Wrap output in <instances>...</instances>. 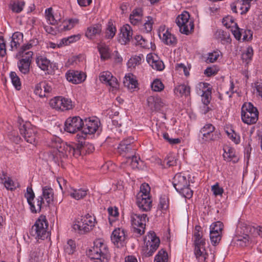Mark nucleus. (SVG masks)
<instances>
[{
    "label": "nucleus",
    "mask_w": 262,
    "mask_h": 262,
    "mask_svg": "<svg viewBox=\"0 0 262 262\" xmlns=\"http://www.w3.org/2000/svg\"><path fill=\"white\" fill-rule=\"evenodd\" d=\"M48 145L53 149L49 155V160L58 163L69 156L78 157L81 155V150L84 147L75 144H68L62 142L57 136H52L48 141Z\"/></svg>",
    "instance_id": "1"
},
{
    "label": "nucleus",
    "mask_w": 262,
    "mask_h": 262,
    "mask_svg": "<svg viewBox=\"0 0 262 262\" xmlns=\"http://www.w3.org/2000/svg\"><path fill=\"white\" fill-rule=\"evenodd\" d=\"M88 255L96 262H104L107 259L108 250L106 245L101 239L94 242L93 247L88 252Z\"/></svg>",
    "instance_id": "2"
},
{
    "label": "nucleus",
    "mask_w": 262,
    "mask_h": 262,
    "mask_svg": "<svg viewBox=\"0 0 262 262\" xmlns=\"http://www.w3.org/2000/svg\"><path fill=\"white\" fill-rule=\"evenodd\" d=\"M88 255L96 262H104L107 259L108 250L106 245L101 239L94 242L93 247L88 252Z\"/></svg>",
    "instance_id": "3"
},
{
    "label": "nucleus",
    "mask_w": 262,
    "mask_h": 262,
    "mask_svg": "<svg viewBox=\"0 0 262 262\" xmlns=\"http://www.w3.org/2000/svg\"><path fill=\"white\" fill-rule=\"evenodd\" d=\"M100 122L97 118H89L83 121L82 131L77 135L79 141L84 139L89 135H92L96 133L100 127Z\"/></svg>",
    "instance_id": "4"
},
{
    "label": "nucleus",
    "mask_w": 262,
    "mask_h": 262,
    "mask_svg": "<svg viewBox=\"0 0 262 262\" xmlns=\"http://www.w3.org/2000/svg\"><path fill=\"white\" fill-rule=\"evenodd\" d=\"M96 223L95 217L87 214L81 216L80 220H76L73 225V228L80 233H84L92 230L95 227Z\"/></svg>",
    "instance_id": "5"
},
{
    "label": "nucleus",
    "mask_w": 262,
    "mask_h": 262,
    "mask_svg": "<svg viewBox=\"0 0 262 262\" xmlns=\"http://www.w3.org/2000/svg\"><path fill=\"white\" fill-rule=\"evenodd\" d=\"M48 227V223L46 216L41 215L39 216L35 224L32 227L30 234L36 239H43L47 237L48 235L47 231Z\"/></svg>",
    "instance_id": "6"
},
{
    "label": "nucleus",
    "mask_w": 262,
    "mask_h": 262,
    "mask_svg": "<svg viewBox=\"0 0 262 262\" xmlns=\"http://www.w3.org/2000/svg\"><path fill=\"white\" fill-rule=\"evenodd\" d=\"M258 112L256 107L251 103L245 104L241 112V118L243 122L247 124H252L258 120Z\"/></svg>",
    "instance_id": "7"
},
{
    "label": "nucleus",
    "mask_w": 262,
    "mask_h": 262,
    "mask_svg": "<svg viewBox=\"0 0 262 262\" xmlns=\"http://www.w3.org/2000/svg\"><path fill=\"white\" fill-rule=\"evenodd\" d=\"M160 239L154 232H149L145 238V247L143 248L145 256H151L159 246Z\"/></svg>",
    "instance_id": "8"
},
{
    "label": "nucleus",
    "mask_w": 262,
    "mask_h": 262,
    "mask_svg": "<svg viewBox=\"0 0 262 262\" xmlns=\"http://www.w3.org/2000/svg\"><path fill=\"white\" fill-rule=\"evenodd\" d=\"M199 138L202 143L216 141L220 138V134L215 131V127L212 124H206L200 130Z\"/></svg>",
    "instance_id": "9"
},
{
    "label": "nucleus",
    "mask_w": 262,
    "mask_h": 262,
    "mask_svg": "<svg viewBox=\"0 0 262 262\" xmlns=\"http://www.w3.org/2000/svg\"><path fill=\"white\" fill-rule=\"evenodd\" d=\"M25 197L27 199L30 211L32 213H37L40 212L42 206L43 204V202L41 196H38L36 200H37V206H35V194L32 189L31 185L27 187L26 192L25 193Z\"/></svg>",
    "instance_id": "10"
},
{
    "label": "nucleus",
    "mask_w": 262,
    "mask_h": 262,
    "mask_svg": "<svg viewBox=\"0 0 262 262\" xmlns=\"http://www.w3.org/2000/svg\"><path fill=\"white\" fill-rule=\"evenodd\" d=\"M176 23L181 33L188 34L193 29V21L190 19V15L186 11L183 12L176 19Z\"/></svg>",
    "instance_id": "11"
},
{
    "label": "nucleus",
    "mask_w": 262,
    "mask_h": 262,
    "mask_svg": "<svg viewBox=\"0 0 262 262\" xmlns=\"http://www.w3.org/2000/svg\"><path fill=\"white\" fill-rule=\"evenodd\" d=\"M147 220L146 214L132 213L130 215V222L132 226L135 229V232L140 235L145 232Z\"/></svg>",
    "instance_id": "12"
},
{
    "label": "nucleus",
    "mask_w": 262,
    "mask_h": 262,
    "mask_svg": "<svg viewBox=\"0 0 262 262\" xmlns=\"http://www.w3.org/2000/svg\"><path fill=\"white\" fill-rule=\"evenodd\" d=\"M134 139L129 137L122 140L119 144L117 151L123 157L130 158V156L136 152V147L134 144Z\"/></svg>",
    "instance_id": "13"
},
{
    "label": "nucleus",
    "mask_w": 262,
    "mask_h": 262,
    "mask_svg": "<svg viewBox=\"0 0 262 262\" xmlns=\"http://www.w3.org/2000/svg\"><path fill=\"white\" fill-rule=\"evenodd\" d=\"M19 132L27 142L33 144L35 143L37 133L36 127L26 122L20 125Z\"/></svg>",
    "instance_id": "14"
},
{
    "label": "nucleus",
    "mask_w": 262,
    "mask_h": 262,
    "mask_svg": "<svg viewBox=\"0 0 262 262\" xmlns=\"http://www.w3.org/2000/svg\"><path fill=\"white\" fill-rule=\"evenodd\" d=\"M49 104L53 108L61 111L70 110L73 108L71 100L62 96L54 97L50 100Z\"/></svg>",
    "instance_id": "15"
},
{
    "label": "nucleus",
    "mask_w": 262,
    "mask_h": 262,
    "mask_svg": "<svg viewBox=\"0 0 262 262\" xmlns=\"http://www.w3.org/2000/svg\"><path fill=\"white\" fill-rule=\"evenodd\" d=\"M83 120L79 116L69 117L64 123V130L71 134H75L78 131L81 130Z\"/></svg>",
    "instance_id": "16"
},
{
    "label": "nucleus",
    "mask_w": 262,
    "mask_h": 262,
    "mask_svg": "<svg viewBox=\"0 0 262 262\" xmlns=\"http://www.w3.org/2000/svg\"><path fill=\"white\" fill-rule=\"evenodd\" d=\"M25 55L26 56H20L22 58L17 61V66L19 72L26 75L30 73L33 53L32 51H28L25 53Z\"/></svg>",
    "instance_id": "17"
},
{
    "label": "nucleus",
    "mask_w": 262,
    "mask_h": 262,
    "mask_svg": "<svg viewBox=\"0 0 262 262\" xmlns=\"http://www.w3.org/2000/svg\"><path fill=\"white\" fill-rule=\"evenodd\" d=\"M148 106L152 111L163 113L167 109V104L160 97L154 96H149L147 99Z\"/></svg>",
    "instance_id": "18"
},
{
    "label": "nucleus",
    "mask_w": 262,
    "mask_h": 262,
    "mask_svg": "<svg viewBox=\"0 0 262 262\" xmlns=\"http://www.w3.org/2000/svg\"><path fill=\"white\" fill-rule=\"evenodd\" d=\"M127 235L125 230L121 228L115 229L112 232L111 240L118 248L123 247L126 243Z\"/></svg>",
    "instance_id": "19"
},
{
    "label": "nucleus",
    "mask_w": 262,
    "mask_h": 262,
    "mask_svg": "<svg viewBox=\"0 0 262 262\" xmlns=\"http://www.w3.org/2000/svg\"><path fill=\"white\" fill-rule=\"evenodd\" d=\"M158 35L162 41L167 45L174 46L177 44L176 37L172 34L165 26H161L158 31Z\"/></svg>",
    "instance_id": "20"
},
{
    "label": "nucleus",
    "mask_w": 262,
    "mask_h": 262,
    "mask_svg": "<svg viewBox=\"0 0 262 262\" xmlns=\"http://www.w3.org/2000/svg\"><path fill=\"white\" fill-rule=\"evenodd\" d=\"M52 91L51 85L46 81H41L35 85L34 93L40 98L48 97Z\"/></svg>",
    "instance_id": "21"
},
{
    "label": "nucleus",
    "mask_w": 262,
    "mask_h": 262,
    "mask_svg": "<svg viewBox=\"0 0 262 262\" xmlns=\"http://www.w3.org/2000/svg\"><path fill=\"white\" fill-rule=\"evenodd\" d=\"M99 80L102 82L109 85L113 90L117 89L118 86L117 79L108 71L101 72L99 75Z\"/></svg>",
    "instance_id": "22"
},
{
    "label": "nucleus",
    "mask_w": 262,
    "mask_h": 262,
    "mask_svg": "<svg viewBox=\"0 0 262 262\" xmlns=\"http://www.w3.org/2000/svg\"><path fill=\"white\" fill-rule=\"evenodd\" d=\"M136 204L140 210L148 211L151 208L152 200L150 196L144 195V196H141V195H137Z\"/></svg>",
    "instance_id": "23"
},
{
    "label": "nucleus",
    "mask_w": 262,
    "mask_h": 262,
    "mask_svg": "<svg viewBox=\"0 0 262 262\" xmlns=\"http://www.w3.org/2000/svg\"><path fill=\"white\" fill-rule=\"evenodd\" d=\"M146 60L152 69L161 71L165 68L162 60L155 54H149L147 55Z\"/></svg>",
    "instance_id": "24"
},
{
    "label": "nucleus",
    "mask_w": 262,
    "mask_h": 262,
    "mask_svg": "<svg viewBox=\"0 0 262 262\" xmlns=\"http://www.w3.org/2000/svg\"><path fill=\"white\" fill-rule=\"evenodd\" d=\"M172 184L176 190L178 191L182 190L183 188L188 185L189 182L184 174L178 173L174 176Z\"/></svg>",
    "instance_id": "25"
},
{
    "label": "nucleus",
    "mask_w": 262,
    "mask_h": 262,
    "mask_svg": "<svg viewBox=\"0 0 262 262\" xmlns=\"http://www.w3.org/2000/svg\"><path fill=\"white\" fill-rule=\"evenodd\" d=\"M24 35L20 32H15L9 37L10 50L13 51L16 50L23 41Z\"/></svg>",
    "instance_id": "26"
},
{
    "label": "nucleus",
    "mask_w": 262,
    "mask_h": 262,
    "mask_svg": "<svg viewBox=\"0 0 262 262\" xmlns=\"http://www.w3.org/2000/svg\"><path fill=\"white\" fill-rule=\"evenodd\" d=\"M66 78L69 82L74 84H79L85 80L86 76L78 71L69 70L66 73Z\"/></svg>",
    "instance_id": "27"
},
{
    "label": "nucleus",
    "mask_w": 262,
    "mask_h": 262,
    "mask_svg": "<svg viewBox=\"0 0 262 262\" xmlns=\"http://www.w3.org/2000/svg\"><path fill=\"white\" fill-rule=\"evenodd\" d=\"M133 30L131 27L127 24L123 26L120 29L119 41L122 45L128 43L132 38Z\"/></svg>",
    "instance_id": "28"
},
{
    "label": "nucleus",
    "mask_w": 262,
    "mask_h": 262,
    "mask_svg": "<svg viewBox=\"0 0 262 262\" xmlns=\"http://www.w3.org/2000/svg\"><path fill=\"white\" fill-rule=\"evenodd\" d=\"M255 0H236L235 5L232 8L233 11L237 12L236 9H239L241 14H246L250 9L251 5Z\"/></svg>",
    "instance_id": "29"
},
{
    "label": "nucleus",
    "mask_w": 262,
    "mask_h": 262,
    "mask_svg": "<svg viewBox=\"0 0 262 262\" xmlns=\"http://www.w3.org/2000/svg\"><path fill=\"white\" fill-rule=\"evenodd\" d=\"M102 32L101 24H96L89 27L85 32L86 37L89 39H94L97 35H100Z\"/></svg>",
    "instance_id": "30"
},
{
    "label": "nucleus",
    "mask_w": 262,
    "mask_h": 262,
    "mask_svg": "<svg viewBox=\"0 0 262 262\" xmlns=\"http://www.w3.org/2000/svg\"><path fill=\"white\" fill-rule=\"evenodd\" d=\"M53 189L49 186H46L42 188V194L39 196L41 197L43 204L46 202L47 205H49L53 201Z\"/></svg>",
    "instance_id": "31"
},
{
    "label": "nucleus",
    "mask_w": 262,
    "mask_h": 262,
    "mask_svg": "<svg viewBox=\"0 0 262 262\" xmlns=\"http://www.w3.org/2000/svg\"><path fill=\"white\" fill-rule=\"evenodd\" d=\"M194 255L198 262H206L208 255L205 248V245L195 246Z\"/></svg>",
    "instance_id": "32"
},
{
    "label": "nucleus",
    "mask_w": 262,
    "mask_h": 262,
    "mask_svg": "<svg viewBox=\"0 0 262 262\" xmlns=\"http://www.w3.org/2000/svg\"><path fill=\"white\" fill-rule=\"evenodd\" d=\"M143 13L142 10L140 8L134 9L129 16L130 23L134 25H139L141 23Z\"/></svg>",
    "instance_id": "33"
},
{
    "label": "nucleus",
    "mask_w": 262,
    "mask_h": 262,
    "mask_svg": "<svg viewBox=\"0 0 262 262\" xmlns=\"http://www.w3.org/2000/svg\"><path fill=\"white\" fill-rule=\"evenodd\" d=\"M123 83L124 86L129 90L135 89L138 85L135 76L131 73H128L125 76Z\"/></svg>",
    "instance_id": "34"
},
{
    "label": "nucleus",
    "mask_w": 262,
    "mask_h": 262,
    "mask_svg": "<svg viewBox=\"0 0 262 262\" xmlns=\"http://www.w3.org/2000/svg\"><path fill=\"white\" fill-rule=\"evenodd\" d=\"M190 93V87L186 84H180L174 89V93L178 97L187 96Z\"/></svg>",
    "instance_id": "35"
},
{
    "label": "nucleus",
    "mask_w": 262,
    "mask_h": 262,
    "mask_svg": "<svg viewBox=\"0 0 262 262\" xmlns=\"http://www.w3.org/2000/svg\"><path fill=\"white\" fill-rule=\"evenodd\" d=\"M88 190L83 188H72L69 192L70 195L76 200L83 199L86 195Z\"/></svg>",
    "instance_id": "36"
},
{
    "label": "nucleus",
    "mask_w": 262,
    "mask_h": 262,
    "mask_svg": "<svg viewBox=\"0 0 262 262\" xmlns=\"http://www.w3.org/2000/svg\"><path fill=\"white\" fill-rule=\"evenodd\" d=\"M1 179L8 190H13L18 187L17 183L13 181L10 178L7 177L4 173L1 176Z\"/></svg>",
    "instance_id": "37"
},
{
    "label": "nucleus",
    "mask_w": 262,
    "mask_h": 262,
    "mask_svg": "<svg viewBox=\"0 0 262 262\" xmlns=\"http://www.w3.org/2000/svg\"><path fill=\"white\" fill-rule=\"evenodd\" d=\"M46 18L47 21L51 25H55L60 20V16L56 13L53 14L52 8H49L45 11Z\"/></svg>",
    "instance_id": "38"
},
{
    "label": "nucleus",
    "mask_w": 262,
    "mask_h": 262,
    "mask_svg": "<svg viewBox=\"0 0 262 262\" xmlns=\"http://www.w3.org/2000/svg\"><path fill=\"white\" fill-rule=\"evenodd\" d=\"M38 41L36 39H33L30 40L27 43L23 45L20 48L19 51L17 53L16 57L18 58L19 56L25 55V53L28 52L30 49H31L33 46H35L37 45Z\"/></svg>",
    "instance_id": "39"
},
{
    "label": "nucleus",
    "mask_w": 262,
    "mask_h": 262,
    "mask_svg": "<svg viewBox=\"0 0 262 262\" xmlns=\"http://www.w3.org/2000/svg\"><path fill=\"white\" fill-rule=\"evenodd\" d=\"M36 62L37 66L42 71H46L49 70L51 67V63L50 61L46 57L40 56L37 57Z\"/></svg>",
    "instance_id": "40"
},
{
    "label": "nucleus",
    "mask_w": 262,
    "mask_h": 262,
    "mask_svg": "<svg viewBox=\"0 0 262 262\" xmlns=\"http://www.w3.org/2000/svg\"><path fill=\"white\" fill-rule=\"evenodd\" d=\"M80 38V35L79 34L71 35L70 36L62 38L59 41L58 44V47H61L63 46H68L70 43L75 42L79 40Z\"/></svg>",
    "instance_id": "41"
},
{
    "label": "nucleus",
    "mask_w": 262,
    "mask_h": 262,
    "mask_svg": "<svg viewBox=\"0 0 262 262\" xmlns=\"http://www.w3.org/2000/svg\"><path fill=\"white\" fill-rule=\"evenodd\" d=\"M224 153L223 154V158L227 161H233L235 162L236 159H235V150L233 148L226 146L224 148Z\"/></svg>",
    "instance_id": "42"
},
{
    "label": "nucleus",
    "mask_w": 262,
    "mask_h": 262,
    "mask_svg": "<svg viewBox=\"0 0 262 262\" xmlns=\"http://www.w3.org/2000/svg\"><path fill=\"white\" fill-rule=\"evenodd\" d=\"M143 60L144 56L142 54L133 56L128 60L127 63V67L130 69L135 68L136 66L140 64Z\"/></svg>",
    "instance_id": "43"
},
{
    "label": "nucleus",
    "mask_w": 262,
    "mask_h": 262,
    "mask_svg": "<svg viewBox=\"0 0 262 262\" xmlns=\"http://www.w3.org/2000/svg\"><path fill=\"white\" fill-rule=\"evenodd\" d=\"M98 49L101 55V58L105 60L110 57V50L108 47L104 43L98 45Z\"/></svg>",
    "instance_id": "44"
},
{
    "label": "nucleus",
    "mask_w": 262,
    "mask_h": 262,
    "mask_svg": "<svg viewBox=\"0 0 262 262\" xmlns=\"http://www.w3.org/2000/svg\"><path fill=\"white\" fill-rule=\"evenodd\" d=\"M108 213V221L110 224L113 226V223L116 221L119 216L118 208L116 207H109L107 209Z\"/></svg>",
    "instance_id": "45"
},
{
    "label": "nucleus",
    "mask_w": 262,
    "mask_h": 262,
    "mask_svg": "<svg viewBox=\"0 0 262 262\" xmlns=\"http://www.w3.org/2000/svg\"><path fill=\"white\" fill-rule=\"evenodd\" d=\"M25 5L24 1H14L10 4V9L12 12L18 13L22 11Z\"/></svg>",
    "instance_id": "46"
},
{
    "label": "nucleus",
    "mask_w": 262,
    "mask_h": 262,
    "mask_svg": "<svg viewBox=\"0 0 262 262\" xmlns=\"http://www.w3.org/2000/svg\"><path fill=\"white\" fill-rule=\"evenodd\" d=\"M10 78L13 85L17 90H20L21 88V83L19 77L15 72H11Z\"/></svg>",
    "instance_id": "47"
},
{
    "label": "nucleus",
    "mask_w": 262,
    "mask_h": 262,
    "mask_svg": "<svg viewBox=\"0 0 262 262\" xmlns=\"http://www.w3.org/2000/svg\"><path fill=\"white\" fill-rule=\"evenodd\" d=\"M76 245L75 241L72 239H69L64 245V251L68 254H72L75 251Z\"/></svg>",
    "instance_id": "48"
},
{
    "label": "nucleus",
    "mask_w": 262,
    "mask_h": 262,
    "mask_svg": "<svg viewBox=\"0 0 262 262\" xmlns=\"http://www.w3.org/2000/svg\"><path fill=\"white\" fill-rule=\"evenodd\" d=\"M222 23L224 26L227 28L230 29V30L237 25L234 18L230 15L224 17Z\"/></svg>",
    "instance_id": "49"
},
{
    "label": "nucleus",
    "mask_w": 262,
    "mask_h": 262,
    "mask_svg": "<svg viewBox=\"0 0 262 262\" xmlns=\"http://www.w3.org/2000/svg\"><path fill=\"white\" fill-rule=\"evenodd\" d=\"M167 252L164 249H161L156 255L154 262H168Z\"/></svg>",
    "instance_id": "50"
},
{
    "label": "nucleus",
    "mask_w": 262,
    "mask_h": 262,
    "mask_svg": "<svg viewBox=\"0 0 262 262\" xmlns=\"http://www.w3.org/2000/svg\"><path fill=\"white\" fill-rule=\"evenodd\" d=\"M200 227H195V231L194 233V243L195 246H202L205 245V240L202 238V235L201 234L199 229Z\"/></svg>",
    "instance_id": "51"
},
{
    "label": "nucleus",
    "mask_w": 262,
    "mask_h": 262,
    "mask_svg": "<svg viewBox=\"0 0 262 262\" xmlns=\"http://www.w3.org/2000/svg\"><path fill=\"white\" fill-rule=\"evenodd\" d=\"M211 90L210 85L206 82H200L196 86V92L199 95H203L207 91Z\"/></svg>",
    "instance_id": "52"
},
{
    "label": "nucleus",
    "mask_w": 262,
    "mask_h": 262,
    "mask_svg": "<svg viewBox=\"0 0 262 262\" xmlns=\"http://www.w3.org/2000/svg\"><path fill=\"white\" fill-rule=\"evenodd\" d=\"M116 31V27L113 24L112 22L109 21L107 24L105 32L106 38H112L115 35Z\"/></svg>",
    "instance_id": "53"
},
{
    "label": "nucleus",
    "mask_w": 262,
    "mask_h": 262,
    "mask_svg": "<svg viewBox=\"0 0 262 262\" xmlns=\"http://www.w3.org/2000/svg\"><path fill=\"white\" fill-rule=\"evenodd\" d=\"M175 69L180 74H184L186 76L189 75L190 67L188 65L187 66L182 63H177L176 65Z\"/></svg>",
    "instance_id": "54"
},
{
    "label": "nucleus",
    "mask_w": 262,
    "mask_h": 262,
    "mask_svg": "<svg viewBox=\"0 0 262 262\" xmlns=\"http://www.w3.org/2000/svg\"><path fill=\"white\" fill-rule=\"evenodd\" d=\"M223 224L220 221L213 223L210 226V232L222 234Z\"/></svg>",
    "instance_id": "55"
},
{
    "label": "nucleus",
    "mask_w": 262,
    "mask_h": 262,
    "mask_svg": "<svg viewBox=\"0 0 262 262\" xmlns=\"http://www.w3.org/2000/svg\"><path fill=\"white\" fill-rule=\"evenodd\" d=\"M228 138L231 140L235 144H238L241 141L239 135L235 132L232 129H230L226 131Z\"/></svg>",
    "instance_id": "56"
},
{
    "label": "nucleus",
    "mask_w": 262,
    "mask_h": 262,
    "mask_svg": "<svg viewBox=\"0 0 262 262\" xmlns=\"http://www.w3.org/2000/svg\"><path fill=\"white\" fill-rule=\"evenodd\" d=\"M249 236L247 234H244L243 235H239L236 236V241L237 245L240 246L244 247L247 246L249 243Z\"/></svg>",
    "instance_id": "57"
},
{
    "label": "nucleus",
    "mask_w": 262,
    "mask_h": 262,
    "mask_svg": "<svg viewBox=\"0 0 262 262\" xmlns=\"http://www.w3.org/2000/svg\"><path fill=\"white\" fill-rule=\"evenodd\" d=\"M253 93L262 99V82L256 81L252 84Z\"/></svg>",
    "instance_id": "58"
},
{
    "label": "nucleus",
    "mask_w": 262,
    "mask_h": 262,
    "mask_svg": "<svg viewBox=\"0 0 262 262\" xmlns=\"http://www.w3.org/2000/svg\"><path fill=\"white\" fill-rule=\"evenodd\" d=\"M127 162H130V165L133 168L138 167L140 158L139 157L136 156V152L130 156V158H126Z\"/></svg>",
    "instance_id": "59"
},
{
    "label": "nucleus",
    "mask_w": 262,
    "mask_h": 262,
    "mask_svg": "<svg viewBox=\"0 0 262 262\" xmlns=\"http://www.w3.org/2000/svg\"><path fill=\"white\" fill-rule=\"evenodd\" d=\"M253 55V50L251 47H248L246 51L242 54V59L248 63V62L251 60Z\"/></svg>",
    "instance_id": "60"
},
{
    "label": "nucleus",
    "mask_w": 262,
    "mask_h": 262,
    "mask_svg": "<svg viewBox=\"0 0 262 262\" xmlns=\"http://www.w3.org/2000/svg\"><path fill=\"white\" fill-rule=\"evenodd\" d=\"M169 206V202L168 198L164 195L160 198L158 209L162 211H166Z\"/></svg>",
    "instance_id": "61"
},
{
    "label": "nucleus",
    "mask_w": 262,
    "mask_h": 262,
    "mask_svg": "<svg viewBox=\"0 0 262 262\" xmlns=\"http://www.w3.org/2000/svg\"><path fill=\"white\" fill-rule=\"evenodd\" d=\"M151 88L155 92H161L164 89V85L160 79H156L151 83Z\"/></svg>",
    "instance_id": "62"
},
{
    "label": "nucleus",
    "mask_w": 262,
    "mask_h": 262,
    "mask_svg": "<svg viewBox=\"0 0 262 262\" xmlns=\"http://www.w3.org/2000/svg\"><path fill=\"white\" fill-rule=\"evenodd\" d=\"M189 186V184L188 185L186 186L183 188L182 190H178L177 191L183 197L187 199H190L193 195V191L190 189Z\"/></svg>",
    "instance_id": "63"
},
{
    "label": "nucleus",
    "mask_w": 262,
    "mask_h": 262,
    "mask_svg": "<svg viewBox=\"0 0 262 262\" xmlns=\"http://www.w3.org/2000/svg\"><path fill=\"white\" fill-rule=\"evenodd\" d=\"M150 188L147 183H143L140 186V191L137 195H141V196H144V195L149 196Z\"/></svg>",
    "instance_id": "64"
}]
</instances>
